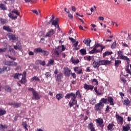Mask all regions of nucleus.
Returning a JSON list of instances; mask_svg holds the SVG:
<instances>
[{"label":"nucleus","mask_w":131,"mask_h":131,"mask_svg":"<svg viewBox=\"0 0 131 131\" xmlns=\"http://www.w3.org/2000/svg\"><path fill=\"white\" fill-rule=\"evenodd\" d=\"M28 91L32 93L33 95V100H39V99H40V96H39V94L33 88H29Z\"/></svg>","instance_id":"obj_1"},{"label":"nucleus","mask_w":131,"mask_h":131,"mask_svg":"<svg viewBox=\"0 0 131 131\" xmlns=\"http://www.w3.org/2000/svg\"><path fill=\"white\" fill-rule=\"evenodd\" d=\"M14 78H17L20 81L21 83H25L26 82V79H25V75H23L22 74H15L14 75Z\"/></svg>","instance_id":"obj_2"},{"label":"nucleus","mask_w":131,"mask_h":131,"mask_svg":"<svg viewBox=\"0 0 131 131\" xmlns=\"http://www.w3.org/2000/svg\"><path fill=\"white\" fill-rule=\"evenodd\" d=\"M14 14H15V15H17V16H20V14L19 13V12H18V10L13 9L11 12L8 14V17H9L10 19H12V20H16V19H17V15L14 16Z\"/></svg>","instance_id":"obj_3"},{"label":"nucleus","mask_w":131,"mask_h":131,"mask_svg":"<svg viewBox=\"0 0 131 131\" xmlns=\"http://www.w3.org/2000/svg\"><path fill=\"white\" fill-rule=\"evenodd\" d=\"M71 100L69 102L70 107H72L74 105H76L77 103V101H76V95L74 93H71Z\"/></svg>","instance_id":"obj_4"},{"label":"nucleus","mask_w":131,"mask_h":131,"mask_svg":"<svg viewBox=\"0 0 131 131\" xmlns=\"http://www.w3.org/2000/svg\"><path fill=\"white\" fill-rule=\"evenodd\" d=\"M117 53L118 56H119V59H120V60H125V61H127V62H129V58H128L127 57L125 56H123L121 51H119Z\"/></svg>","instance_id":"obj_5"},{"label":"nucleus","mask_w":131,"mask_h":131,"mask_svg":"<svg viewBox=\"0 0 131 131\" xmlns=\"http://www.w3.org/2000/svg\"><path fill=\"white\" fill-rule=\"evenodd\" d=\"M104 107V104L102 102H100L99 103L95 105V109L96 111H101Z\"/></svg>","instance_id":"obj_6"},{"label":"nucleus","mask_w":131,"mask_h":131,"mask_svg":"<svg viewBox=\"0 0 131 131\" xmlns=\"http://www.w3.org/2000/svg\"><path fill=\"white\" fill-rule=\"evenodd\" d=\"M55 32H56V30L51 29L48 32L46 33L45 37H51V36H53V34H55Z\"/></svg>","instance_id":"obj_7"},{"label":"nucleus","mask_w":131,"mask_h":131,"mask_svg":"<svg viewBox=\"0 0 131 131\" xmlns=\"http://www.w3.org/2000/svg\"><path fill=\"white\" fill-rule=\"evenodd\" d=\"M71 73H72V72H71V70L68 68H65L64 69V74L66 75V76H70L71 75Z\"/></svg>","instance_id":"obj_8"},{"label":"nucleus","mask_w":131,"mask_h":131,"mask_svg":"<svg viewBox=\"0 0 131 131\" xmlns=\"http://www.w3.org/2000/svg\"><path fill=\"white\" fill-rule=\"evenodd\" d=\"M99 63V66L102 65H108V64H111V61L110 60H102L98 61Z\"/></svg>","instance_id":"obj_9"},{"label":"nucleus","mask_w":131,"mask_h":131,"mask_svg":"<svg viewBox=\"0 0 131 131\" xmlns=\"http://www.w3.org/2000/svg\"><path fill=\"white\" fill-rule=\"evenodd\" d=\"M8 36L11 41H17V40H18V37L16 36L15 35L12 34H9Z\"/></svg>","instance_id":"obj_10"},{"label":"nucleus","mask_w":131,"mask_h":131,"mask_svg":"<svg viewBox=\"0 0 131 131\" xmlns=\"http://www.w3.org/2000/svg\"><path fill=\"white\" fill-rule=\"evenodd\" d=\"M5 64L6 65H8V66H17L18 65V63L17 62H15V61H6L4 62Z\"/></svg>","instance_id":"obj_11"},{"label":"nucleus","mask_w":131,"mask_h":131,"mask_svg":"<svg viewBox=\"0 0 131 131\" xmlns=\"http://www.w3.org/2000/svg\"><path fill=\"white\" fill-rule=\"evenodd\" d=\"M58 21H59V19L55 18V19L52 21V24L54 25L55 27L58 28V30H60V27H59V25H58Z\"/></svg>","instance_id":"obj_12"},{"label":"nucleus","mask_w":131,"mask_h":131,"mask_svg":"<svg viewBox=\"0 0 131 131\" xmlns=\"http://www.w3.org/2000/svg\"><path fill=\"white\" fill-rule=\"evenodd\" d=\"M88 128L89 129H90L91 131H96V129H95V127H94V123H90L88 124Z\"/></svg>","instance_id":"obj_13"},{"label":"nucleus","mask_w":131,"mask_h":131,"mask_svg":"<svg viewBox=\"0 0 131 131\" xmlns=\"http://www.w3.org/2000/svg\"><path fill=\"white\" fill-rule=\"evenodd\" d=\"M92 42V40L90 39V38H87L86 39H85L83 40V42L86 45V46H88V47H90L91 46V42Z\"/></svg>","instance_id":"obj_14"},{"label":"nucleus","mask_w":131,"mask_h":131,"mask_svg":"<svg viewBox=\"0 0 131 131\" xmlns=\"http://www.w3.org/2000/svg\"><path fill=\"white\" fill-rule=\"evenodd\" d=\"M117 119L121 124H123V118L119 115H116Z\"/></svg>","instance_id":"obj_15"},{"label":"nucleus","mask_w":131,"mask_h":131,"mask_svg":"<svg viewBox=\"0 0 131 131\" xmlns=\"http://www.w3.org/2000/svg\"><path fill=\"white\" fill-rule=\"evenodd\" d=\"M56 98L58 101H60L61 99H62V98H64V94H61V93L57 94L56 95Z\"/></svg>","instance_id":"obj_16"},{"label":"nucleus","mask_w":131,"mask_h":131,"mask_svg":"<svg viewBox=\"0 0 131 131\" xmlns=\"http://www.w3.org/2000/svg\"><path fill=\"white\" fill-rule=\"evenodd\" d=\"M84 88L85 90H93L94 86L92 85H88V84H84Z\"/></svg>","instance_id":"obj_17"},{"label":"nucleus","mask_w":131,"mask_h":131,"mask_svg":"<svg viewBox=\"0 0 131 131\" xmlns=\"http://www.w3.org/2000/svg\"><path fill=\"white\" fill-rule=\"evenodd\" d=\"M92 65L94 68H99V67H100V64L99 63V61L96 62V60H94L93 61Z\"/></svg>","instance_id":"obj_18"},{"label":"nucleus","mask_w":131,"mask_h":131,"mask_svg":"<svg viewBox=\"0 0 131 131\" xmlns=\"http://www.w3.org/2000/svg\"><path fill=\"white\" fill-rule=\"evenodd\" d=\"M3 29L4 30H6V31H8V32H12L13 31L12 30V29H11V27L9 26H3Z\"/></svg>","instance_id":"obj_19"},{"label":"nucleus","mask_w":131,"mask_h":131,"mask_svg":"<svg viewBox=\"0 0 131 131\" xmlns=\"http://www.w3.org/2000/svg\"><path fill=\"white\" fill-rule=\"evenodd\" d=\"M107 101L112 106L114 105V101L113 100V98L112 97H108L107 98Z\"/></svg>","instance_id":"obj_20"},{"label":"nucleus","mask_w":131,"mask_h":131,"mask_svg":"<svg viewBox=\"0 0 131 131\" xmlns=\"http://www.w3.org/2000/svg\"><path fill=\"white\" fill-rule=\"evenodd\" d=\"M129 129H130V127H129V124H128L125 126H123V131H129Z\"/></svg>","instance_id":"obj_21"},{"label":"nucleus","mask_w":131,"mask_h":131,"mask_svg":"<svg viewBox=\"0 0 131 131\" xmlns=\"http://www.w3.org/2000/svg\"><path fill=\"white\" fill-rule=\"evenodd\" d=\"M36 64H40L42 65V66H46V61H41L40 60H37L36 61Z\"/></svg>","instance_id":"obj_22"},{"label":"nucleus","mask_w":131,"mask_h":131,"mask_svg":"<svg viewBox=\"0 0 131 131\" xmlns=\"http://www.w3.org/2000/svg\"><path fill=\"white\" fill-rule=\"evenodd\" d=\"M42 49L40 48H36L34 49V52L35 54H38V53H42Z\"/></svg>","instance_id":"obj_23"},{"label":"nucleus","mask_w":131,"mask_h":131,"mask_svg":"<svg viewBox=\"0 0 131 131\" xmlns=\"http://www.w3.org/2000/svg\"><path fill=\"white\" fill-rule=\"evenodd\" d=\"M129 103H130V102H129V100H128V99H127V98H125V99H124V100L123 101V104L124 105H126V106H127V105H128Z\"/></svg>","instance_id":"obj_24"},{"label":"nucleus","mask_w":131,"mask_h":131,"mask_svg":"<svg viewBox=\"0 0 131 131\" xmlns=\"http://www.w3.org/2000/svg\"><path fill=\"white\" fill-rule=\"evenodd\" d=\"M97 123H98L99 125H101L102 123H103L104 121H103V119H97L95 120Z\"/></svg>","instance_id":"obj_25"},{"label":"nucleus","mask_w":131,"mask_h":131,"mask_svg":"<svg viewBox=\"0 0 131 131\" xmlns=\"http://www.w3.org/2000/svg\"><path fill=\"white\" fill-rule=\"evenodd\" d=\"M54 63H55V61H54V59H50L48 63L47 64V66H52V65H54Z\"/></svg>","instance_id":"obj_26"},{"label":"nucleus","mask_w":131,"mask_h":131,"mask_svg":"<svg viewBox=\"0 0 131 131\" xmlns=\"http://www.w3.org/2000/svg\"><path fill=\"white\" fill-rule=\"evenodd\" d=\"M112 54H113V52H112L106 51L103 54V57L104 58L106 56H109L110 55H112Z\"/></svg>","instance_id":"obj_27"},{"label":"nucleus","mask_w":131,"mask_h":131,"mask_svg":"<svg viewBox=\"0 0 131 131\" xmlns=\"http://www.w3.org/2000/svg\"><path fill=\"white\" fill-rule=\"evenodd\" d=\"M95 53H100V51L97 50V49H96V48H94L92 50L89 52L90 54H95Z\"/></svg>","instance_id":"obj_28"},{"label":"nucleus","mask_w":131,"mask_h":131,"mask_svg":"<svg viewBox=\"0 0 131 131\" xmlns=\"http://www.w3.org/2000/svg\"><path fill=\"white\" fill-rule=\"evenodd\" d=\"M54 54L55 56H56L57 57H59V55H60V51H59V49L58 48L54 50Z\"/></svg>","instance_id":"obj_29"},{"label":"nucleus","mask_w":131,"mask_h":131,"mask_svg":"<svg viewBox=\"0 0 131 131\" xmlns=\"http://www.w3.org/2000/svg\"><path fill=\"white\" fill-rule=\"evenodd\" d=\"M11 105H13L14 108H19V107H21V104L19 103H11Z\"/></svg>","instance_id":"obj_30"},{"label":"nucleus","mask_w":131,"mask_h":131,"mask_svg":"<svg viewBox=\"0 0 131 131\" xmlns=\"http://www.w3.org/2000/svg\"><path fill=\"white\" fill-rule=\"evenodd\" d=\"M76 97L79 99H81V94H80V92H79V91H77L76 92Z\"/></svg>","instance_id":"obj_31"},{"label":"nucleus","mask_w":131,"mask_h":131,"mask_svg":"<svg viewBox=\"0 0 131 131\" xmlns=\"http://www.w3.org/2000/svg\"><path fill=\"white\" fill-rule=\"evenodd\" d=\"M113 126H114V124L112 123V124H109L107 127L108 130H112V128H113Z\"/></svg>","instance_id":"obj_32"},{"label":"nucleus","mask_w":131,"mask_h":131,"mask_svg":"<svg viewBox=\"0 0 131 131\" xmlns=\"http://www.w3.org/2000/svg\"><path fill=\"white\" fill-rule=\"evenodd\" d=\"M80 53H81V55H86V50L84 49H81Z\"/></svg>","instance_id":"obj_33"},{"label":"nucleus","mask_w":131,"mask_h":131,"mask_svg":"<svg viewBox=\"0 0 131 131\" xmlns=\"http://www.w3.org/2000/svg\"><path fill=\"white\" fill-rule=\"evenodd\" d=\"M45 75L46 76V78H47V79L49 78H51V73L46 72L45 73Z\"/></svg>","instance_id":"obj_34"},{"label":"nucleus","mask_w":131,"mask_h":131,"mask_svg":"<svg viewBox=\"0 0 131 131\" xmlns=\"http://www.w3.org/2000/svg\"><path fill=\"white\" fill-rule=\"evenodd\" d=\"M119 64H121V60H115V66L116 67H118Z\"/></svg>","instance_id":"obj_35"},{"label":"nucleus","mask_w":131,"mask_h":131,"mask_svg":"<svg viewBox=\"0 0 131 131\" xmlns=\"http://www.w3.org/2000/svg\"><path fill=\"white\" fill-rule=\"evenodd\" d=\"M128 67H129V65L128 64L126 66L125 70H126L127 73H128L129 74H130V75H131V71H130V70L128 69Z\"/></svg>","instance_id":"obj_36"},{"label":"nucleus","mask_w":131,"mask_h":131,"mask_svg":"<svg viewBox=\"0 0 131 131\" xmlns=\"http://www.w3.org/2000/svg\"><path fill=\"white\" fill-rule=\"evenodd\" d=\"M5 91L8 92L9 93H11L12 92V89H11V87L9 86H6L5 87Z\"/></svg>","instance_id":"obj_37"},{"label":"nucleus","mask_w":131,"mask_h":131,"mask_svg":"<svg viewBox=\"0 0 131 131\" xmlns=\"http://www.w3.org/2000/svg\"><path fill=\"white\" fill-rule=\"evenodd\" d=\"M100 102H101V103H102V104H106L107 102H108V99H107L106 98H102V99H101Z\"/></svg>","instance_id":"obj_38"},{"label":"nucleus","mask_w":131,"mask_h":131,"mask_svg":"<svg viewBox=\"0 0 131 131\" xmlns=\"http://www.w3.org/2000/svg\"><path fill=\"white\" fill-rule=\"evenodd\" d=\"M0 9H1V10H7V8H6L5 4H0Z\"/></svg>","instance_id":"obj_39"},{"label":"nucleus","mask_w":131,"mask_h":131,"mask_svg":"<svg viewBox=\"0 0 131 131\" xmlns=\"http://www.w3.org/2000/svg\"><path fill=\"white\" fill-rule=\"evenodd\" d=\"M31 80L32 81H33L34 80H35L36 81H39V78H38V77H36V76H34V77L31 78Z\"/></svg>","instance_id":"obj_40"},{"label":"nucleus","mask_w":131,"mask_h":131,"mask_svg":"<svg viewBox=\"0 0 131 131\" xmlns=\"http://www.w3.org/2000/svg\"><path fill=\"white\" fill-rule=\"evenodd\" d=\"M67 14L68 15V17L69 18V19H73V15L72 14H71V13H70V12L69 11H67Z\"/></svg>","instance_id":"obj_41"},{"label":"nucleus","mask_w":131,"mask_h":131,"mask_svg":"<svg viewBox=\"0 0 131 131\" xmlns=\"http://www.w3.org/2000/svg\"><path fill=\"white\" fill-rule=\"evenodd\" d=\"M6 114V111L0 108V115H5Z\"/></svg>","instance_id":"obj_42"},{"label":"nucleus","mask_w":131,"mask_h":131,"mask_svg":"<svg viewBox=\"0 0 131 131\" xmlns=\"http://www.w3.org/2000/svg\"><path fill=\"white\" fill-rule=\"evenodd\" d=\"M7 127H8V126H7V125H3V124H0V129H4L5 128H7Z\"/></svg>","instance_id":"obj_43"},{"label":"nucleus","mask_w":131,"mask_h":131,"mask_svg":"<svg viewBox=\"0 0 131 131\" xmlns=\"http://www.w3.org/2000/svg\"><path fill=\"white\" fill-rule=\"evenodd\" d=\"M7 51V48H0V53H5Z\"/></svg>","instance_id":"obj_44"},{"label":"nucleus","mask_w":131,"mask_h":131,"mask_svg":"<svg viewBox=\"0 0 131 131\" xmlns=\"http://www.w3.org/2000/svg\"><path fill=\"white\" fill-rule=\"evenodd\" d=\"M42 53L44 56H48L49 55V52L47 51L42 50Z\"/></svg>","instance_id":"obj_45"},{"label":"nucleus","mask_w":131,"mask_h":131,"mask_svg":"<svg viewBox=\"0 0 131 131\" xmlns=\"http://www.w3.org/2000/svg\"><path fill=\"white\" fill-rule=\"evenodd\" d=\"M64 98L65 99H70L71 98V93L67 94Z\"/></svg>","instance_id":"obj_46"},{"label":"nucleus","mask_w":131,"mask_h":131,"mask_svg":"<svg viewBox=\"0 0 131 131\" xmlns=\"http://www.w3.org/2000/svg\"><path fill=\"white\" fill-rule=\"evenodd\" d=\"M72 62L74 64H78L79 63V59L73 60Z\"/></svg>","instance_id":"obj_47"},{"label":"nucleus","mask_w":131,"mask_h":131,"mask_svg":"<svg viewBox=\"0 0 131 131\" xmlns=\"http://www.w3.org/2000/svg\"><path fill=\"white\" fill-rule=\"evenodd\" d=\"M0 21L2 23V24H5V23H6V22H7V20H6L5 19H3V18H1Z\"/></svg>","instance_id":"obj_48"},{"label":"nucleus","mask_w":131,"mask_h":131,"mask_svg":"<svg viewBox=\"0 0 131 131\" xmlns=\"http://www.w3.org/2000/svg\"><path fill=\"white\" fill-rule=\"evenodd\" d=\"M70 40H71L72 42H76V40L72 37H69Z\"/></svg>","instance_id":"obj_49"},{"label":"nucleus","mask_w":131,"mask_h":131,"mask_svg":"<svg viewBox=\"0 0 131 131\" xmlns=\"http://www.w3.org/2000/svg\"><path fill=\"white\" fill-rule=\"evenodd\" d=\"M32 13H34V14H36L37 16H38V15H39V13H38V12H37L36 10H32Z\"/></svg>","instance_id":"obj_50"},{"label":"nucleus","mask_w":131,"mask_h":131,"mask_svg":"<svg viewBox=\"0 0 131 131\" xmlns=\"http://www.w3.org/2000/svg\"><path fill=\"white\" fill-rule=\"evenodd\" d=\"M116 48V43L113 42L112 45V49H115Z\"/></svg>","instance_id":"obj_51"},{"label":"nucleus","mask_w":131,"mask_h":131,"mask_svg":"<svg viewBox=\"0 0 131 131\" xmlns=\"http://www.w3.org/2000/svg\"><path fill=\"white\" fill-rule=\"evenodd\" d=\"M78 45V41H77L75 43L73 44V47L74 48H76V47H77Z\"/></svg>","instance_id":"obj_52"},{"label":"nucleus","mask_w":131,"mask_h":131,"mask_svg":"<svg viewBox=\"0 0 131 131\" xmlns=\"http://www.w3.org/2000/svg\"><path fill=\"white\" fill-rule=\"evenodd\" d=\"M93 82H96V85H98V84H99V83L98 82V80H97L96 79H93Z\"/></svg>","instance_id":"obj_53"},{"label":"nucleus","mask_w":131,"mask_h":131,"mask_svg":"<svg viewBox=\"0 0 131 131\" xmlns=\"http://www.w3.org/2000/svg\"><path fill=\"white\" fill-rule=\"evenodd\" d=\"M62 76V74H59L57 76V79L59 80L60 79H61V76Z\"/></svg>","instance_id":"obj_54"},{"label":"nucleus","mask_w":131,"mask_h":131,"mask_svg":"<svg viewBox=\"0 0 131 131\" xmlns=\"http://www.w3.org/2000/svg\"><path fill=\"white\" fill-rule=\"evenodd\" d=\"M121 81H122L123 83H126V81L125 80V79H124V78H121Z\"/></svg>","instance_id":"obj_55"},{"label":"nucleus","mask_w":131,"mask_h":131,"mask_svg":"<svg viewBox=\"0 0 131 131\" xmlns=\"http://www.w3.org/2000/svg\"><path fill=\"white\" fill-rule=\"evenodd\" d=\"M21 125H23L24 127L26 126V125H27V123L26 122H23Z\"/></svg>","instance_id":"obj_56"},{"label":"nucleus","mask_w":131,"mask_h":131,"mask_svg":"<svg viewBox=\"0 0 131 131\" xmlns=\"http://www.w3.org/2000/svg\"><path fill=\"white\" fill-rule=\"evenodd\" d=\"M86 60L88 61H91L92 60V56H89L86 58Z\"/></svg>","instance_id":"obj_57"},{"label":"nucleus","mask_w":131,"mask_h":131,"mask_svg":"<svg viewBox=\"0 0 131 131\" xmlns=\"http://www.w3.org/2000/svg\"><path fill=\"white\" fill-rule=\"evenodd\" d=\"M82 72V70L80 69L78 70V72L77 73V74H81Z\"/></svg>","instance_id":"obj_58"},{"label":"nucleus","mask_w":131,"mask_h":131,"mask_svg":"<svg viewBox=\"0 0 131 131\" xmlns=\"http://www.w3.org/2000/svg\"><path fill=\"white\" fill-rule=\"evenodd\" d=\"M72 76L73 77V78H76V74L75 73H71Z\"/></svg>","instance_id":"obj_59"},{"label":"nucleus","mask_w":131,"mask_h":131,"mask_svg":"<svg viewBox=\"0 0 131 131\" xmlns=\"http://www.w3.org/2000/svg\"><path fill=\"white\" fill-rule=\"evenodd\" d=\"M72 10L73 11V12H76V8L74 6H73L72 7Z\"/></svg>","instance_id":"obj_60"},{"label":"nucleus","mask_w":131,"mask_h":131,"mask_svg":"<svg viewBox=\"0 0 131 131\" xmlns=\"http://www.w3.org/2000/svg\"><path fill=\"white\" fill-rule=\"evenodd\" d=\"M29 56H33L34 53L32 51H30L29 53Z\"/></svg>","instance_id":"obj_61"},{"label":"nucleus","mask_w":131,"mask_h":131,"mask_svg":"<svg viewBox=\"0 0 131 131\" xmlns=\"http://www.w3.org/2000/svg\"><path fill=\"white\" fill-rule=\"evenodd\" d=\"M99 19L101 20V21H104V17L103 16L99 17Z\"/></svg>","instance_id":"obj_62"},{"label":"nucleus","mask_w":131,"mask_h":131,"mask_svg":"<svg viewBox=\"0 0 131 131\" xmlns=\"http://www.w3.org/2000/svg\"><path fill=\"white\" fill-rule=\"evenodd\" d=\"M122 46H123V47H126V48H128V45H127V44L125 43H122Z\"/></svg>","instance_id":"obj_63"},{"label":"nucleus","mask_w":131,"mask_h":131,"mask_svg":"<svg viewBox=\"0 0 131 131\" xmlns=\"http://www.w3.org/2000/svg\"><path fill=\"white\" fill-rule=\"evenodd\" d=\"M7 70V67H3L2 69V71H6Z\"/></svg>","instance_id":"obj_64"}]
</instances>
